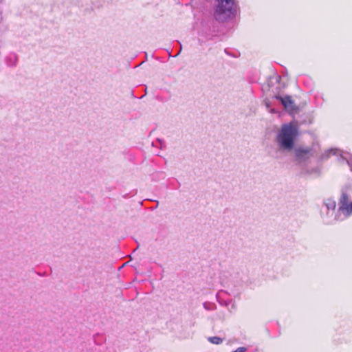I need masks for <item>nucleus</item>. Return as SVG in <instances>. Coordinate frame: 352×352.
I'll return each instance as SVG.
<instances>
[{
  "label": "nucleus",
  "instance_id": "obj_4",
  "mask_svg": "<svg viewBox=\"0 0 352 352\" xmlns=\"http://www.w3.org/2000/svg\"><path fill=\"white\" fill-rule=\"evenodd\" d=\"M276 98L282 103L285 109L289 113H294L298 111V107L295 104L294 101L290 96H276Z\"/></svg>",
  "mask_w": 352,
  "mask_h": 352
},
{
  "label": "nucleus",
  "instance_id": "obj_5",
  "mask_svg": "<svg viewBox=\"0 0 352 352\" xmlns=\"http://www.w3.org/2000/svg\"><path fill=\"white\" fill-rule=\"evenodd\" d=\"M311 149L309 148H298L295 150L296 160L301 162L308 160L311 155Z\"/></svg>",
  "mask_w": 352,
  "mask_h": 352
},
{
  "label": "nucleus",
  "instance_id": "obj_1",
  "mask_svg": "<svg viewBox=\"0 0 352 352\" xmlns=\"http://www.w3.org/2000/svg\"><path fill=\"white\" fill-rule=\"evenodd\" d=\"M299 135V128L297 122H291L282 125L277 135L276 141L280 148L291 151L294 146V140Z\"/></svg>",
  "mask_w": 352,
  "mask_h": 352
},
{
  "label": "nucleus",
  "instance_id": "obj_7",
  "mask_svg": "<svg viewBox=\"0 0 352 352\" xmlns=\"http://www.w3.org/2000/svg\"><path fill=\"white\" fill-rule=\"evenodd\" d=\"M208 340L210 343L214 344H220L223 342V340L217 336L209 337Z\"/></svg>",
  "mask_w": 352,
  "mask_h": 352
},
{
  "label": "nucleus",
  "instance_id": "obj_3",
  "mask_svg": "<svg viewBox=\"0 0 352 352\" xmlns=\"http://www.w3.org/2000/svg\"><path fill=\"white\" fill-rule=\"evenodd\" d=\"M338 210L346 217L352 214V201L349 199L346 192H342L341 195Z\"/></svg>",
  "mask_w": 352,
  "mask_h": 352
},
{
  "label": "nucleus",
  "instance_id": "obj_2",
  "mask_svg": "<svg viewBox=\"0 0 352 352\" xmlns=\"http://www.w3.org/2000/svg\"><path fill=\"white\" fill-rule=\"evenodd\" d=\"M236 7L234 0H216L214 16L218 21H227L236 15Z\"/></svg>",
  "mask_w": 352,
  "mask_h": 352
},
{
  "label": "nucleus",
  "instance_id": "obj_6",
  "mask_svg": "<svg viewBox=\"0 0 352 352\" xmlns=\"http://www.w3.org/2000/svg\"><path fill=\"white\" fill-rule=\"evenodd\" d=\"M324 204L329 210V209L335 210L336 206V201L333 200V199H331V198L327 199L324 201Z\"/></svg>",
  "mask_w": 352,
  "mask_h": 352
},
{
  "label": "nucleus",
  "instance_id": "obj_8",
  "mask_svg": "<svg viewBox=\"0 0 352 352\" xmlns=\"http://www.w3.org/2000/svg\"><path fill=\"white\" fill-rule=\"evenodd\" d=\"M246 350L245 348L244 347H239L237 348L233 352H245Z\"/></svg>",
  "mask_w": 352,
  "mask_h": 352
}]
</instances>
